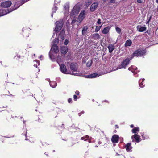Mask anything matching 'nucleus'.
I'll return each instance as SVG.
<instances>
[{"label": "nucleus", "instance_id": "56", "mask_svg": "<svg viewBox=\"0 0 158 158\" xmlns=\"http://www.w3.org/2000/svg\"><path fill=\"white\" fill-rule=\"evenodd\" d=\"M26 135H27V134H25V136H26Z\"/></svg>", "mask_w": 158, "mask_h": 158}, {"label": "nucleus", "instance_id": "57", "mask_svg": "<svg viewBox=\"0 0 158 158\" xmlns=\"http://www.w3.org/2000/svg\"><path fill=\"white\" fill-rule=\"evenodd\" d=\"M52 16H53L52 15Z\"/></svg>", "mask_w": 158, "mask_h": 158}, {"label": "nucleus", "instance_id": "2", "mask_svg": "<svg viewBox=\"0 0 158 158\" xmlns=\"http://www.w3.org/2000/svg\"><path fill=\"white\" fill-rule=\"evenodd\" d=\"M71 70L72 71V72H70L69 74H71L78 76L79 74L77 72V65L76 64L72 63L70 66Z\"/></svg>", "mask_w": 158, "mask_h": 158}, {"label": "nucleus", "instance_id": "35", "mask_svg": "<svg viewBox=\"0 0 158 158\" xmlns=\"http://www.w3.org/2000/svg\"><path fill=\"white\" fill-rule=\"evenodd\" d=\"M101 26H102L100 27L96 26L95 28V32H97L99 31L100 30Z\"/></svg>", "mask_w": 158, "mask_h": 158}, {"label": "nucleus", "instance_id": "30", "mask_svg": "<svg viewBox=\"0 0 158 158\" xmlns=\"http://www.w3.org/2000/svg\"><path fill=\"white\" fill-rule=\"evenodd\" d=\"M65 11L64 12V14L67 13L69 11V6L68 5L65 6L64 7Z\"/></svg>", "mask_w": 158, "mask_h": 158}, {"label": "nucleus", "instance_id": "37", "mask_svg": "<svg viewBox=\"0 0 158 158\" xmlns=\"http://www.w3.org/2000/svg\"><path fill=\"white\" fill-rule=\"evenodd\" d=\"M54 7L53 9V11L52 13H55L56 12V10H57V7L55 6V5H54Z\"/></svg>", "mask_w": 158, "mask_h": 158}, {"label": "nucleus", "instance_id": "9", "mask_svg": "<svg viewBox=\"0 0 158 158\" xmlns=\"http://www.w3.org/2000/svg\"><path fill=\"white\" fill-rule=\"evenodd\" d=\"M50 52H51V53L53 52L55 53H57L59 52V50L57 45L53 44L52 47Z\"/></svg>", "mask_w": 158, "mask_h": 158}, {"label": "nucleus", "instance_id": "20", "mask_svg": "<svg viewBox=\"0 0 158 158\" xmlns=\"http://www.w3.org/2000/svg\"><path fill=\"white\" fill-rule=\"evenodd\" d=\"M110 29V27L109 26L104 28L102 31V33L104 34H106L109 32Z\"/></svg>", "mask_w": 158, "mask_h": 158}, {"label": "nucleus", "instance_id": "7", "mask_svg": "<svg viewBox=\"0 0 158 158\" xmlns=\"http://www.w3.org/2000/svg\"><path fill=\"white\" fill-rule=\"evenodd\" d=\"M11 4V1H8L2 2L1 3V6L4 8H7L10 7Z\"/></svg>", "mask_w": 158, "mask_h": 158}, {"label": "nucleus", "instance_id": "17", "mask_svg": "<svg viewBox=\"0 0 158 158\" xmlns=\"http://www.w3.org/2000/svg\"><path fill=\"white\" fill-rule=\"evenodd\" d=\"M131 143H127L126 145L125 148L127 151H131L132 147L131 146Z\"/></svg>", "mask_w": 158, "mask_h": 158}, {"label": "nucleus", "instance_id": "25", "mask_svg": "<svg viewBox=\"0 0 158 158\" xmlns=\"http://www.w3.org/2000/svg\"><path fill=\"white\" fill-rule=\"evenodd\" d=\"M33 63L34 67L37 68V66L39 65L40 62L39 60H34Z\"/></svg>", "mask_w": 158, "mask_h": 158}, {"label": "nucleus", "instance_id": "21", "mask_svg": "<svg viewBox=\"0 0 158 158\" xmlns=\"http://www.w3.org/2000/svg\"><path fill=\"white\" fill-rule=\"evenodd\" d=\"M109 51L110 53H111L114 49V46L113 44H110L108 47Z\"/></svg>", "mask_w": 158, "mask_h": 158}, {"label": "nucleus", "instance_id": "6", "mask_svg": "<svg viewBox=\"0 0 158 158\" xmlns=\"http://www.w3.org/2000/svg\"><path fill=\"white\" fill-rule=\"evenodd\" d=\"M79 10L80 8L78 6H74L72 11L71 16L75 17V16L79 13Z\"/></svg>", "mask_w": 158, "mask_h": 158}, {"label": "nucleus", "instance_id": "24", "mask_svg": "<svg viewBox=\"0 0 158 158\" xmlns=\"http://www.w3.org/2000/svg\"><path fill=\"white\" fill-rule=\"evenodd\" d=\"M50 86L52 88H55L57 85L56 82L54 81H52L50 82Z\"/></svg>", "mask_w": 158, "mask_h": 158}, {"label": "nucleus", "instance_id": "43", "mask_svg": "<svg viewBox=\"0 0 158 158\" xmlns=\"http://www.w3.org/2000/svg\"><path fill=\"white\" fill-rule=\"evenodd\" d=\"M97 23L98 24H100L101 23V19H98V21H97Z\"/></svg>", "mask_w": 158, "mask_h": 158}, {"label": "nucleus", "instance_id": "48", "mask_svg": "<svg viewBox=\"0 0 158 158\" xmlns=\"http://www.w3.org/2000/svg\"><path fill=\"white\" fill-rule=\"evenodd\" d=\"M55 33H54L53 35H52V39L53 38H54V36H55Z\"/></svg>", "mask_w": 158, "mask_h": 158}, {"label": "nucleus", "instance_id": "15", "mask_svg": "<svg viewBox=\"0 0 158 158\" xmlns=\"http://www.w3.org/2000/svg\"><path fill=\"white\" fill-rule=\"evenodd\" d=\"M119 136L118 135H114L111 138V141L114 143H116L118 142Z\"/></svg>", "mask_w": 158, "mask_h": 158}, {"label": "nucleus", "instance_id": "46", "mask_svg": "<svg viewBox=\"0 0 158 158\" xmlns=\"http://www.w3.org/2000/svg\"><path fill=\"white\" fill-rule=\"evenodd\" d=\"M75 93L77 95H79V92L78 91H76L75 92Z\"/></svg>", "mask_w": 158, "mask_h": 158}, {"label": "nucleus", "instance_id": "18", "mask_svg": "<svg viewBox=\"0 0 158 158\" xmlns=\"http://www.w3.org/2000/svg\"><path fill=\"white\" fill-rule=\"evenodd\" d=\"M68 48L65 46H62L61 48V52L62 54L65 55L68 52Z\"/></svg>", "mask_w": 158, "mask_h": 158}, {"label": "nucleus", "instance_id": "26", "mask_svg": "<svg viewBox=\"0 0 158 158\" xmlns=\"http://www.w3.org/2000/svg\"><path fill=\"white\" fill-rule=\"evenodd\" d=\"M132 44V41L130 40H127L125 42V45L126 47L130 46Z\"/></svg>", "mask_w": 158, "mask_h": 158}, {"label": "nucleus", "instance_id": "54", "mask_svg": "<svg viewBox=\"0 0 158 158\" xmlns=\"http://www.w3.org/2000/svg\"><path fill=\"white\" fill-rule=\"evenodd\" d=\"M84 113V111H82L81 112L82 114H83V113Z\"/></svg>", "mask_w": 158, "mask_h": 158}, {"label": "nucleus", "instance_id": "40", "mask_svg": "<svg viewBox=\"0 0 158 158\" xmlns=\"http://www.w3.org/2000/svg\"><path fill=\"white\" fill-rule=\"evenodd\" d=\"M151 17L150 16L149 18L148 19V20L147 21V22H146V24H149V22H150V20H151Z\"/></svg>", "mask_w": 158, "mask_h": 158}, {"label": "nucleus", "instance_id": "52", "mask_svg": "<svg viewBox=\"0 0 158 158\" xmlns=\"http://www.w3.org/2000/svg\"><path fill=\"white\" fill-rule=\"evenodd\" d=\"M156 2L157 3H158V0H156Z\"/></svg>", "mask_w": 158, "mask_h": 158}, {"label": "nucleus", "instance_id": "27", "mask_svg": "<svg viewBox=\"0 0 158 158\" xmlns=\"http://www.w3.org/2000/svg\"><path fill=\"white\" fill-rule=\"evenodd\" d=\"M139 129L138 127H135L132 129V132L134 133H136L139 131Z\"/></svg>", "mask_w": 158, "mask_h": 158}, {"label": "nucleus", "instance_id": "58", "mask_svg": "<svg viewBox=\"0 0 158 158\" xmlns=\"http://www.w3.org/2000/svg\"><path fill=\"white\" fill-rule=\"evenodd\" d=\"M27 140V138H26V140Z\"/></svg>", "mask_w": 158, "mask_h": 158}, {"label": "nucleus", "instance_id": "12", "mask_svg": "<svg viewBox=\"0 0 158 158\" xmlns=\"http://www.w3.org/2000/svg\"><path fill=\"white\" fill-rule=\"evenodd\" d=\"M57 55V53H55L49 52V56L51 59L52 61H55L56 60V55Z\"/></svg>", "mask_w": 158, "mask_h": 158}, {"label": "nucleus", "instance_id": "11", "mask_svg": "<svg viewBox=\"0 0 158 158\" xmlns=\"http://www.w3.org/2000/svg\"><path fill=\"white\" fill-rule=\"evenodd\" d=\"M98 5V3L97 2H95L93 3L91 5L90 10L91 12L94 11L97 8Z\"/></svg>", "mask_w": 158, "mask_h": 158}, {"label": "nucleus", "instance_id": "8", "mask_svg": "<svg viewBox=\"0 0 158 158\" xmlns=\"http://www.w3.org/2000/svg\"><path fill=\"white\" fill-rule=\"evenodd\" d=\"M60 66V71L62 73L65 74H69V73L67 72L66 67L64 64H61Z\"/></svg>", "mask_w": 158, "mask_h": 158}, {"label": "nucleus", "instance_id": "39", "mask_svg": "<svg viewBox=\"0 0 158 158\" xmlns=\"http://www.w3.org/2000/svg\"><path fill=\"white\" fill-rule=\"evenodd\" d=\"M68 43H69L68 40H66L64 41V44L65 45H67L68 44Z\"/></svg>", "mask_w": 158, "mask_h": 158}, {"label": "nucleus", "instance_id": "49", "mask_svg": "<svg viewBox=\"0 0 158 158\" xmlns=\"http://www.w3.org/2000/svg\"><path fill=\"white\" fill-rule=\"evenodd\" d=\"M22 2H23L22 4L20 5H22L23 4V3H24L25 2L24 1H23H23H22Z\"/></svg>", "mask_w": 158, "mask_h": 158}, {"label": "nucleus", "instance_id": "36", "mask_svg": "<svg viewBox=\"0 0 158 158\" xmlns=\"http://www.w3.org/2000/svg\"><path fill=\"white\" fill-rule=\"evenodd\" d=\"M144 79H142V82L141 83H140V80H139V86H140V87H141V88H142L143 87V86H142L141 85H143V82L144 81Z\"/></svg>", "mask_w": 158, "mask_h": 158}, {"label": "nucleus", "instance_id": "47", "mask_svg": "<svg viewBox=\"0 0 158 158\" xmlns=\"http://www.w3.org/2000/svg\"><path fill=\"white\" fill-rule=\"evenodd\" d=\"M115 0H110V2L111 3H114L115 2Z\"/></svg>", "mask_w": 158, "mask_h": 158}, {"label": "nucleus", "instance_id": "44", "mask_svg": "<svg viewBox=\"0 0 158 158\" xmlns=\"http://www.w3.org/2000/svg\"><path fill=\"white\" fill-rule=\"evenodd\" d=\"M73 98L74 100L75 101H76L77 98V97L76 95H73Z\"/></svg>", "mask_w": 158, "mask_h": 158}, {"label": "nucleus", "instance_id": "3", "mask_svg": "<svg viewBox=\"0 0 158 158\" xmlns=\"http://www.w3.org/2000/svg\"><path fill=\"white\" fill-rule=\"evenodd\" d=\"M146 52L145 50L142 49H138L134 52L133 54V55L134 56L137 57L141 56L144 55Z\"/></svg>", "mask_w": 158, "mask_h": 158}, {"label": "nucleus", "instance_id": "5", "mask_svg": "<svg viewBox=\"0 0 158 158\" xmlns=\"http://www.w3.org/2000/svg\"><path fill=\"white\" fill-rule=\"evenodd\" d=\"M63 25V22L62 20L57 21L56 23V27L54 31L58 32L61 29Z\"/></svg>", "mask_w": 158, "mask_h": 158}, {"label": "nucleus", "instance_id": "51", "mask_svg": "<svg viewBox=\"0 0 158 158\" xmlns=\"http://www.w3.org/2000/svg\"><path fill=\"white\" fill-rule=\"evenodd\" d=\"M42 57V55H41V56H40V57H39V59H41V58Z\"/></svg>", "mask_w": 158, "mask_h": 158}, {"label": "nucleus", "instance_id": "23", "mask_svg": "<svg viewBox=\"0 0 158 158\" xmlns=\"http://www.w3.org/2000/svg\"><path fill=\"white\" fill-rule=\"evenodd\" d=\"M137 69V68L136 67L134 66H132L128 68V70L131 71L132 73H134L135 70H136Z\"/></svg>", "mask_w": 158, "mask_h": 158}, {"label": "nucleus", "instance_id": "19", "mask_svg": "<svg viewBox=\"0 0 158 158\" xmlns=\"http://www.w3.org/2000/svg\"><path fill=\"white\" fill-rule=\"evenodd\" d=\"M99 76V75H98V74L94 73L87 76L86 77L87 78H94L98 77Z\"/></svg>", "mask_w": 158, "mask_h": 158}, {"label": "nucleus", "instance_id": "29", "mask_svg": "<svg viewBox=\"0 0 158 158\" xmlns=\"http://www.w3.org/2000/svg\"><path fill=\"white\" fill-rule=\"evenodd\" d=\"M115 28L116 32L118 34H120L121 32V29L120 28L116 26L115 27Z\"/></svg>", "mask_w": 158, "mask_h": 158}, {"label": "nucleus", "instance_id": "14", "mask_svg": "<svg viewBox=\"0 0 158 158\" xmlns=\"http://www.w3.org/2000/svg\"><path fill=\"white\" fill-rule=\"evenodd\" d=\"M13 10L9 11L8 10H6L4 9H2L0 10V17L2 16L9 12H11Z\"/></svg>", "mask_w": 158, "mask_h": 158}, {"label": "nucleus", "instance_id": "45", "mask_svg": "<svg viewBox=\"0 0 158 158\" xmlns=\"http://www.w3.org/2000/svg\"><path fill=\"white\" fill-rule=\"evenodd\" d=\"M72 101V99L71 98H69L68 99V102L69 103L71 102Z\"/></svg>", "mask_w": 158, "mask_h": 158}, {"label": "nucleus", "instance_id": "4", "mask_svg": "<svg viewBox=\"0 0 158 158\" xmlns=\"http://www.w3.org/2000/svg\"><path fill=\"white\" fill-rule=\"evenodd\" d=\"M85 10H82L78 16L77 21L79 23H81L85 17Z\"/></svg>", "mask_w": 158, "mask_h": 158}, {"label": "nucleus", "instance_id": "1", "mask_svg": "<svg viewBox=\"0 0 158 158\" xmlns=\"http://www.w3.org/2000/svg\"><path fill=\"white\" fill-rule=\"evenodd\" d=\"M130 60L128 58L125 59L121 63L120 65H118L116 69H113L114 71L118 69L122 68L125 69L126 67L129 64Z\"/></svg>", "mask_w": 158, "mask_h": 158}, {"label": "nucleus", "instance_id": "32", "mask_svg": "<svg viewBox=\"0 0 158 158\" xmlns=\"http://www.w3.org/2000/svg\"><path fill=\"white\" fill-rule=\"evenodd\" d=\"M56 60L57 61L58 64H59V62L61 60V57L59 56H57V58H56Z\"/></svg>", "mask_w": 158, "mask_h": 158}, {"label": "nucleus", "instance_id": "31", "mask_svg": "<svg viewBox=\"0 0 158 158\" xmlns=\"http://www.w3.org/2000/svg\"><path fill=\"white\" fill-rule=\"evenodd\" d=\"M56 38L55 39V40L53 42V44H56L57 45V44L58 43L59 40L57 38H56Z\"/></svg>", "mask_w": 158, "mask_h": 158}, {"label": "nucleus", "instance_id": "59", "mask_svg": "<svg viewBox=\"0 0 158 158\" xmlns=\"http://www.w3.org/2000/svg\"><path fill=\"white\" fill-rule=\"evenodd\" d=\"M89 143H90V142L89 141Z\"/></svg>", "mask_w": 158, "mask_h": 158}, {"label": "nucleus", "instance_id": "53", "mask_svg": "<svg viewBox=\"0 0 158 158\" xmlns=\"http://www.w3.org/2000/svg\"><path fill=\"white\" fill-rule=\"evenodd\" d=\"M142 138L143 139H145L144 138L143 136V135H142Z\"/></svg>", "mask_w": 158, "mask_h": 158}, {"label": "nucleus", "instance_id": "10", "mask_svg": "<svg viewBox=\"0 0 158 158\" xmlns=\"http://www.w3.org/2000/svg\"><path fill=\"white\" fill-rule=\"evenodd\" d=\"M100 37V36L98 33H94L90 36V38L96 40H99Z\"/></svg>", "mask_w": 158, "mask_h": 158}, {"label": "nucleus", "instance_id": "34", "mask_svg": "<svg viewBox=\"0 0 158 158\" xmlns=\"http://www.w3.org/2000/svg\"><path fill=\"white\" fill-rule=\"evenodd\" d=\"M89 138V136L88 135H86L85 137H82L81 138V139L82 140H84V141H86L87 139H88Z\"/></svg>", "mask_w": 158, "mask_h": 158}, {"label": "nucleus", "instance_id": "42", "mask_svg": "<svg viewBox=\"0 0 158 158\" xmlns=\"http://www.w3.org/2000/svg\"><path fill=\"white\" fill-rule=\"evenodd\" d=\"M137 2L139 3H141L143 2V0H137Z\"/></svg>", "mask_w": 158, "mask_h": 158}, {"label": "nucleus", "instance_id": "16", "mask_svg": "<svg viewBox=\"0 0 158 158\" xmlns=\"http://www.w3.org/2000/svg\"><path fill=\"white\" fill-rule=\"evenodd\" d=\"M133 138H135V141L136 142L138 143L140 142L141 139L140 138V136L137 134H135L131 136V138L133 139Z\"/></svg>", "mask_w": 158, "mask_h": 158}, {"label": "nucleus", "instance_id": "55", "mask_svg": "<svg viewBox=\"0 0 158 158\" xmlns=\"http://www.w3.org/2000/svg\"><path fill=\"white\" fill-rule=\"evenodd\" d=\"M79 116H80L81 115L80 113H79Z\"/></svg>", "mask_w": 158, "mask_h": 158}, {"label": "nucleus", "instance_id": "33", "mask_svg": "<svg viewBox=\"0 0 158 158\" xmlns=\"http://www.w3.org/2000/svg\"><path fill=\"white\" fill-rule=\"evenodd\" d=\"M92 64V61L91 60H89L87 63L86 65L87 66L90 67L91 66Z\"/></svg>", "mask_w": 158, "mask_h": 158}, {"label": "nucleus", "instance_id": "38", "mask_svg": "<svg viewBox=\"0 0 158 158\" xmlns=\"http://www.w3.org/2000/svg\"><path fill=\"white\" fill-rule=\"evenodd\" d=\"M76 21H77V20H76V18H73L71 24H73Z\"/></svg>", "mask_w": 158, "mask_h": 158}, {"label": "nucleus", "instance_id": "22", "mask_svg": "<svg viewBox=\"0 0 158 158\" xmlns=\"http://www.w3.org/2000/svg\"><path fill=\"white\" fill-rule=\"evenodd\" d=\"M64 30H62L59 35V36L60 38V40H61L63 41L64 39Z\"/></svg>", "mask_w": 158, "mask_h": 158}, {"label": "nucleus", "instance_id": "41", "mask_svg": "<svg viewBox=\"0 0 158 158\" xmlns=\"http://www.w3.org/2000/svg\"><path fill=\"white\" fill-rule=\"evenodd\" d=\"M91 3L90 2H85V5L86 7H88L89 5Z\"/></svg>", "mask_w": 158, "mask_h": 158}, {"label": "nucleus", "instance_id": "50", "mask_svg": "<svg viewBox=\"0 0 158 158\" xmlns=\"http://www.w3.org/2000/svg\"><path fill=\"white\" fill-rule=\"evenodd\" d=\"M130 127L131 128H132L134 127V126L132 124L130 126Z\"/></svg>", "mask_w": 158, "mask_h": 158}, {"label": "nucleus", "instance_id": "13", "mask_svg": "<svg viewBox=\"0 0 158 158\" xmlns=\"http://www.w3.org/2000/svg\"><path fill=\"white\" fill-rule=\"evenodd\" d=\"M137 29L139 32H143L145 31L146 29V27L145 25L142 26L141 25H138L137 27Z\"/></svg>", "mask_w": 158, "mask_h": 158}, {"label": "nucleus", "instance_id": "28", "mask_svg": "<svg viewBox=\"0 0 158 158\" xmlns=\"http://www.w3.org/2000/svg\"><path fill=\"white\" fill-rule=\"evenodd\" d=\"M87 30V27L85 26L83 27L82 31V33L83 35L85 34Z\"/></svg>", "mask_w": 158, "mask_h": 158}]
</instances>
